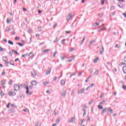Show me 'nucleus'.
<instances>
[{
  "instance_id": "obj_15",
  "label": "nucleus",
  "mask_w": 126,
  "mask_h": 126,
  "mask_svg": "<svg viewBox=\"0 0 126 126\" xmlns=\"http://www.w3.org/2000/svg\"><path fill=\"white\" fill-rule=\"evenodd\" d=\"M64 84H65V81H64V80H61V85L63 86V85H64Z\"/></svg>"
},
{
  "instance_id": "obj_7",
  "label": "nucleus",
  "mask_w": 126,
  "mask_h": 126,
  "mask_svg": "<svg viewBox=\"0 0 126 126\" xmlns=\"http://www.w3.org/2000/svg\"><path fill=\"white\" fill-rule=\"evenodd\" d=\"M26 89H27L26 94H27V95H31V94H32V92L29 93V88L28 87V86H27Z\"/></svg>"
},
{
  "instance_id": "obj_44",
  "label": "nucleus",
  "mask_w": 126,
  "mask_h": 126,
  "mask_svg": "<svg viewBox=\"0 0 126 126\" xmlns=\"http://www.w3.org/2000/svg\"><path fill=\"white\" fill-rule=\"evenodd\" d=\"M81 122H82L81 123H80L81 126H85L84 125H82V124H83V120H81Z\"/></svg>"
},
{
  "instance_id": "obj_28",
  "label": "nucleus",
  "mask_w": 126,
  "mask_h": 126,
  "mask_svg": "<svg viewBox=\"0 0 126 126\" xmlns=\"http://www.w3.org/2000/svg\"><path fill=\"white\" fill-rule=\"evenodd\" d=\"M57 54H58V52L55 51L53 53V58H55L56 57V55H57Z\"/></svg>"
},
{
  "instance_id": "obj_17",
  "label": "nucleus",
  "mask_w": 126,
  "mask_h": 126,
  "mask_svg": "<svg viewBox=\"0 0 126 126\" xmlns=\"http://www.w3.org/2000/svg\"><path fill=\"white\" fill-rule=\"evenodd\" d=\"M29 56L31 58H33V57H34V54H33L32 52H30V53L29 54Z\"/></svg>"
},
{
  "instance_id": "obj_62",
  "label": "nucleus",
  "mask_w": 126,
  "mask_h": 126,
  "mask_svg": "<svg viewBox=\"0 0 126 126\" xmlns=\"http://www.w3.org/2000/svg\"><path fill=\"white\" fill-rule=\"evenodd\" d=\"M38 13H39V14L42 13V11L38 10Z\"/></svg>"
},
{
  "instance_id": "obj_57",
  "label": "nucleus",
  "mask_w": 126,
  "mask_h": 126,
  "mask_svg": "<svg viewBox=\"0 0 126 126\" xmlns=\"http://www.w3.org/2000/svg\"><path fill=\"white\" fill-rule=\"evenodd\" d=\"M74 49L73 48H71L70 50H69V51L70 52H72V51H74Z\"/></svg>"
},
{
  "instance_id": "obj_25",
  "label": "nucleus",
  "mask_w": 126,
  "mask_h": 126,
  "mask_svg": "<svg viewBox=\"0 0 126 126\" xmlns=\"http://www.w3.org/2000/svg\"><path fill=\"white\" fill-rule=\"evenodd\" d=\"M95 42L94 40H92V41H91L90 42V45H92L93 44H94V43Z\"/></svg>"
},
{
  "instance_id": "obj_11",
  "label": "nucleus",
  "mask_w": 126,
  "mask_h": 126,
  "mask_svg": "<svg viewBox=\"0 0 126 126\" xmlns=\"http://www.w3.org/2000/svg\"><path fill=\"white\" fill-rule=\"evenodd\" d=\"M52 71V68L51 67H49L48 68V70L46 72V75H48L51 73V71Z\"/></svg>"
},
{
  "instance_id": "obj_47",
  "label": "nucleus",
  "mask_w": 126,
  "mask_h": 126,
  "mask_svg": "<svg viewBox=\"0 0 126 126\" xmlns=\"http://www.w3.org/2000/svg\"><path fill=\"white\" fill-rule=\"evenodd\" d=\"M59 41V39L58 40V37H56V40L53 41V43H56V42Z\"/></svg>"
},
{
  "instance_id": "obj_63",
  "label": "nucleus",
  "mask_w": 126,
  "mask_h": 126,
  "mask_svg": "<svg viewBox=\"0 0 126 126\" xmlns=\"http://www.w3.org/2000/svg\"><path fill=\"white\" fill-rule=\"evenodd\" d=\"M88 81H89V79H88V78H87L86 81H85V82H88Z\"/></svg>"
},
{
  "instance_id": "obj_23",
  "label": "nucleus",
  "mask_w": 126,
  "mask_h": 126,
  "mask_svg": "<svg viewBox=\"0 0 126 126\" xmlns=\"http://www.w3.org/2000/svg\"><path fill=\"white\" fill-rule=\"evenodd\" d=\"M118 6L122 8L124 7V5L123 4V3H120Z\"/></svg>"
},
{
  "instance_id": "obj_61",
  "label": "nucleus",
  "mask_w": 126,
  "mask_h": 126,
  "mask_svg": "<svg viewBox=\"0 0 126 126\" xmlns=\"http://www.w3.org/2000/svg\"><path fill=\"white\" fill-rule=\"evenodd\" d=\"M90 86L88 87L86 89V90H89V88H90Z\"/></svg>"
},
{
  "instance_id": "obj_31",
  "label": "nucleus",
  "mask_w": 126,
  "mask_h": 126,
  "mask_svg": "<svg viewBox=\"0 0 126 126\" xmlns=\"http://www.w3.org/2000/svg\"><path fill=\"white\" fill-rule=\"evenodd\" d=\"M17 45H19L20 47H22V46H23V45H24L22 43H18V42L17 43Z\"/></svg>"
},
{
  "instance_id": "obj_27",
  "label": "nucleus",
  "mask_w": 126,
  "mask_h": 126,
  "mask_svg": "<svg viewBox=\"0 0 126 126\" xmlns=\"http://www.w3.org/2000/svg\"><path fill=\"white\" fill-rule=\"evenodd\" d=\"M87 109V106H86V105L84 106V107H83V111H84V112L86 111Z\"/></svg>"
},
{
  "instance_id": "obj_8",
  "label": "nucleus",
  "mask_w": 126,
  "mask_h": 126,
  "mask_svg": "<svg viewBox=\"0 0 126 126\" xmlns=\"http://www.w3.org/2000/svg\"><path fill=\"white\" fill-rule=\"evenodd\" d=\"M107 110V114H108L109 115H111V114H113V113H114L112 109H111V108H109Z\"/></svg>"
},
{
  "instance_id": "obj_5",
  "label": "nucleus",
  "mask_w": 126,
  "mask_h": 126,
  "mask_svg": "<svg viewBox=\"0 0 126 126\" xmlns=\"http://www.w3.org/2000/svg\"><path fill=\"white\" fill-rule=\"evenodd\" d=\"M85 90L84 88L78 90V94H82V93H84Z\"/></svg>"
},
{
  "instance_id": "obj_48",
  "label": "nucleus",
  "mask_w": 126,
  "mask_h": 126,
  "mask_svg": "<svg viewBox=\"0 0 126 126\" xmlns=\"http://www.w3.org/2000/svg\"><path fill=\"white\" fill-rule=\"evenodd\" d=\"M71 96H73L74 95V92H73V91H72L71 93Z\"/></svg>"
},
{
  "instance_id": "obj_52",
  "label": "nucleus",
  "mask_w": 126,
  "mask_h": 126,
  "mask_svg": "<svg viewBox=\"0 0 126 126\" xmlns=\"http://www.w3.org/2000/svg\"><path fill=\"white\" fill-rule=\"evenodd\" d=\"M61 59L62 61H63V60H64V59H65V57H61Z\"/></svg>"
},
{
  "instance_id": "obj_30",
  "label": "nucleus",
  "mask_w": 126,
  "mask_h": 126,
  "mask_svg": "<svg viewBox=\"0 0 126 126\" xmlns=\"http://www.w3.org/2000/svg\"><path fill=\"white\" fill-rule=\"evenodd\" d=\"M0 51L1 52H4V51H5V49H3V48H2L1 47H0Z\"/></svg>"
},
{
  "instance_id": "obj_58",
  "label": "nucleus",
  "mask_w": 126,
  "mask_h": 126,
  "mask_svg": "<svg viewBox=\"0 0 126 126\" xmlns=\"http://www.w3.org/2000/svg\"><path fill=\"white\" fill-rule=\"evenodd\" d=\"M19 39H20V38L19 37H18V36L16 37L15 38V40H18Z\"/></svg>"
},
{
  "instance_id": "obj_42",
  "label": "nucleus",
  "mask_w": 126,
  "mask_h": 126,
  "mask_svg": "<svg viewBox=\"0 0 126 126\" xmlns=\"http://www.w3.org/2000/svg\"><path fill=\"white\" fill-rule=\"evenodd\" d=\"M105 2V0H102L101 1V4H104V3Z\"/></svg>"
},
{
  "instance_id": "obj_41",
  "label": "nucleus",
  "mask_w": 126,
  "mask_h": 126,
  "mask_svg": "<svg viewBox=\"0 0 126 126\" xmlns=\"http://www.w3.org/2000/svg\"><path fill=\"white\" fill-rule=\"evenodd\" d=\"M13 52H14V53L15 54H16L17 55H19V54L18 53V52H17L16 51L14 50H12Z\"/></svg>"
},
{
  "instance_id": "obj_59",
  "label": "nucleus",
  "mask_w": 126,
  "mask_h": 126,
  "mask_svg": "<svg viewBox=\"0 0 126 126\" xmlns=\"http://www.w3.org/2000/svg\"><path fill=\"white\" fill-rule=\"evenodd\" d=\"M124 62H125V63H126V56H125L124 57Z\"/></svg>"
},
{
  "instance_id": "obj_9",
  "label": "nucleus",
  "mask_w": 126,
  "mask_h": 126,
  "mask_svg": "<svg viewBox=\"0 0 126 126\" xmlns=\"http://www.w3.org/2000/svg\"><path fill=\"white\" fill-rule=\"evenodd\" d=\"M62 97H65V94H66V91L63 90L61 92Z\"/></svg>"
},
{
  "instance_id": "obj_32",
  "label": "nucleus",
  "mask_w": 126,
  "mask_h": 126,
  "mask_svg": "<svg viewBox=\"0 0 126 126\" xmlns=\"http://www.w3.org/2000/svg\"><path fill=\"white\" fill-rule=\"evenodd\" d=\"M98 109H100V110H102L103 109V106L101 105H98Z\"/></svg>"
},
{
  "instance_id": "obj_37",
  "label": "nucleus",
  "mask_w": 126,
  "mask_h": 126,
  "mask_svg": "<svg viewBox=\"0 0 126 126\" xmlns=\"http://www.w3.org/2000/svg\"><path fill=\"white\" fill-rule=\"evenodd\" d=\"M1 85H4V81L1 80Z\"/></svg>"
},
{
  "instance_id": "obj_35",
  "label": "nucleus",
  "mask_w": 126,
  "mask_h": 126,
  "mask_svg": "<svg viewBox=\"0 0 126 126\" xmlns=\"http://www.w3.org/2000/svg\"><path fill=\"white\" fill-rule=\"evenodd\" d=\"M38 31H39V32L42 31V27H38Z\"/></svg>"
},
{
  "instance_id": "obj_46",
  "label": "nucleus",
  "mask_w": 126,
  "mask_h": 126,
  "mask_svg": "<svg viewBox=\"0 0 126 126\" xmlns=\"http://www.w3.org/2000/svg\"><path fill=\"white\" fill-rule=\"evenodd\" d=\"M9 30H10V29H9V28L7 27L6 29V31H7V32H9Z\"/></svg>"
},
{
  "instance_id": "obj_10",
  "label": "nucleus",
  "mask_w": 126,
  "mask_h": 126,
  "mask_svg": "<svg viewBox=\"0 0 126 126\" xmlns=\"http://www.w3.org/2000/svg\"><path fill=\"white\" fill-rule=\"evenodd\" d=\"M32 85L33 86H36V85H37V82L35 80H32L31 82Z\"/></svg>"
},
{
  "instance_id": "obj_22",
  "label": "nucleus",
  "mask_w": 126,
  "mask_h": 126,
  "mask_svg": "<svg viewBox=\"0 0 126 126\" xmlns=\"http://www.w3.org/2000/svg\"><path fill=\"white\" fill-rule=\"evenodd\" d=\"M42 84L43 85H47V84H50V82H43Z\"/></svg>"
},
{
  "instance_id": "obj_13",
  "label": "nucleus",
  "mask_w": 126,
  "mask_h": 126,
  "mask_svg": "<svg viewBox=\"0 0 126 126\" xmlns=\"http://www.w3.org/2000/svg\"><path fill=\"white\" fill-rule=\"evenodd\" d=\"M74 120H75V117L71 118L70 120L68 121V123H73V121H74Z\"/></svg>"
},
{
  "instance_id": "obj_16",
  "label": "nucleus",
  "mask_w": 126,
  "mask_h": 126,
  "mask_svg": "<svg viewBox=\"0 0 126 126\" xmlns=\"http://www.w3.org/2000/svg\"><path fill=\"white\" fill-rule=\"evenodd\" d=\"M2 60H3V62H7L8 59H7V57H3Z\"/></svg>"
},
{
  "instance_id": "obj_43",
  "label": "nucleus",
  "mask_w": 126,
  "mask_h": 126,
  "mask_svg": "<svg viewBox=\"0 0 126 126\" xmlns=\"http://www.w3.org/2000/svg\"><path fill=\"white\" fill-rule=\"evenodd\" d=\"M83 117H85L86 116V111H85L83 114Z\"/></svg>"
},
{
  "instance_id": "obj_55",
  "label": "nucleus",
  "mask_w": 126,
  "mask_h": 126,
  "mask_svg": "<svg viewBox=\"0 0 126 126\" xmlns=\"http://www.w3.org/2000/svg\"><path fill=\"white\" fill-rule=\"evenodd\" d=\"M104 51H103V50H101L100 51V52H99V54H100V55H102V54H103V52Z\"/></svg>"
},
{
  "instance_id": "obj_34",
  "label": "nucleus",
  "mask_w": 126,
  "mask_h": 126,
  "mask_svg": "<svg viewBox=\"0 0 126 126\" xmlns=\"http://www.w3.org/2000/svg\"><path fill=\"white\" fill-rule=\"evenodd\" d=\"M61 121V119L60 118H58L57 120H56V123H57L58 124H59V123H60Z\"/></svg>"
},
{
  "instance_id": "obj_36",
  "label": "nucleus",
  "mask_w": 126,
  "mask_h": 126,
  "mask_svg": "<svg viewBox=\"0 0 126 126\" xmlns=\"http://www.w3.org/2000/svg\"><path fill=\"white\" fill-rule=\"evenodd\" d=\"M13 51L12 50V51H10L9 52V54L11 55V56H12V55H13Z\"/></svg>"
},
{
  "instance_id": "obj_29",
  "label": "nucleus",
  "mask_w": 126,
  "mask_h": 126,
  "mask_svg": "<svg viewBox=\"0 0 126 126\" xmlns=\"http://www.w3.org/2000/svg\"><path fill=\"white\" fill-rule=\"evenodd\" d=\"M11 21V20L10 19L7 18V23H10Z\"/></svg>"
},
{
  "instance_id": "obj_64",
  "label": "nucleus",
  "mask_w": 126,
  "mask_h": 126,
  "mask_svg": "<svg viewBox=\"0 0 126 126\" xmlns=\"http://www.w3.org/2000/svg\"><path fill=\"white\" fill-rule=\"evenodd\" d=\"M36 37H39V36H40V35L39 34V33H37L36 35H35Z\"/></svg>"
},
{
  "instance_id": "obj_21",
  "label": "nucleus",
  "mask_w": 126,
  "mask_h": 126,
  "mask_svg": "<svg viewBox=\"0 0 126 126\" xmlns=\"http://www.w3.org/2000/svg\"><path fill=\"white\" fill-rule=\"evenodd\" d=\"M50 51H51V49L43 50L42 53H47V52H50Z\"/></svg>"
},
{
  "instance_id": "obj_20",
  "label": "nucleus",
  "mask_w": 126,
  "mask_h": 126,
  "mask_svg": "<svg viewBox=\"0 0 126 126\" xmlns=\"http://www.w3.org/2000/svg\"><path fill=\"white\" fill-rule=\"evenodd\" d=\"M94 75H98V74H99V70H96V71L94 72Z\"/></svg>"
},
{
  "instance_id": "obj_56",
  "label": "nucleus",
  "mask_w": 126,
  "mask_h": 126,
  "mask_svg": "<svg viewBox=\"0 0 126 126\" xmlns=\"http://www.w3.org/2000/svg\"><path fill=\"white\" fill-rule=\"evenodd\" d=\"M0 95H1V96H4V94H3V93H2V92H1Z\"/></svg>"
},
{
  "instance_id": "obj_26",
  "label": "nucleus",
  "mask_w": 126,
  "mask_h": 126,
  "mask_svg": "<svg viewBox=\"0 0 126 126\" xmlns=\"http://www.w3.org/2000/svg\"><path fill=\"white\" fill-rule=\"evenodd\" d=\"M8 43L10 45H13V42L11 40H8Z\"/></svg>"
},
{
  "instance_id": "obj_38",
  "label": "nucleus",
  "mask_w": 126,
  "mask_h": 126,
  "mask_svg": "<svg viewBox=\"0 0 126 126\" xmlns=\"http://www.w3.org/2000/svg\"><path fill=\"white\" fill-rule=\"evenodd\" d=\"M104 97V94H102L101 95H100V96H99V98H100V99L101 98H103Z\"/></svg>"
},
{
  "instance_id": "obj_3",
  "label": "nucleus",
  "mask_w": 126,
  "mask_h": 126,
  "mask_svg": "<svg viewBox=\"0 0 126 126\" xmlns=\"http://www.w3.org/2000/svg\"><path fill=\"white\" fill-rule=\"evenodd\" d=\"M32 77L33 78L36 77V75H37V73H36V71L33 70L31 72Z\"/></svg>"
},
{
  "instance_id": "obj_45",
  "label": "nucleus",
  "mask_w": 126,
  "mask_h": 126,
  "mask_svg": "<svg viewBox=\"0 0 126 126\" xmlns=\"http://www.w3.org/2000/svg\"><path fill=\"white\" fill-rule=\"evenodd\" d=\"M115 48H120V46L119 45V44H117L115 45Z\"/></svg>"
},
{
  "instance_id": "obj_53",
  "label": "nucleus",
  "mask_w": 126,
  "mask_h": 126,
  "mask_svg": "<svg viewBox=\"0 0 126 126\" xmlns=\"http://www.w3.org/2000/svg\"><path fill=\"white\" fill-rule=\"evenodd\" d=\"M122 14H123V15H124V17H125V18H126V14L125 13H123Z\"/></svg>"
},
{
  "instance_id": "obj_12",
  "label": "nucleus",
  "mask_w": 126,
  "mask_h": 126,
  "mask_svg": "<svg viewBox=\"0 0 126 126\" xmlns=\"http://www.w3.org/2000/svg\"><path fill=\"white\" fill-rule=\"evenodd\" d=\"M107 111V108H104L103 109L102 111L100 113V115H101V116H103L104 115V113H105V112Z\"/></svg>"
},
{
  "instance_id": "obj_24",
  "label": "nucleus",
  "mask_w": 126,
  "mask_h": 126,
  "mask_svg": "<svg viewBox=\"0 0 126 126\" xmlns=\"http://www.w3.org/2000/svg\"><path fill=\"white\" fill-rule=\"evenodd\" d=\"M105 103H106V101L102 100V101H101L99 103V105H102V104H105Z\"/></svg>"
},
{
  "instance_id": "obj_49",
  "label": "nucleus",
  "mask_w": 126,
  "mask_h": 126,
  "mask_svg": "<svg viewBox=\"0 0 126 126\" xmlns=\"http://www.w3.org/2000/svg\"><path fill=\"white\" fill-rule=\"evenodd\" d=\"M11 106L12 107H13V108H15V104H11Z\"/></svg>"
},
{
  "instance_id": "obj_18",
  "label": "nucleus",
  "mask_w": 126,
  "mask_h": 126,
  "mask_svg": "<svg viewBox=\"0 0 126 126\" xmlns=\"http://www.w3.org/2000/svg\"><path fill=\"white\" fill-rule=\"evenodd\" d=\"M98 61H99V58H98V57L96 58L94 61V63H96L98 62Z\"/></svg>"
},
{
  "instance_id": "obj_54",
  "label": "nucleus",
  "mask_w": 126,
  "mask_h": 126,
  "mask_svg": "<svg viewBox=\"0 0 126 126\" xmlns=\"http://www.w3.org/2000/svg\"><path fill=\"white\" fill-rule=\"evenodd\" d=\"M39 126V123L38 122L35 123V124L34 125V126Z\"/></svg>"
},
{
  "instance_id": "obj_19",
  "label": "nucleus",
  "mask_w": 126,
  "mask_h": 126,
  "mask_svg": "<svg viewBox=\"0 0 126 126\" xmlns=\"http://www.w3.org/2000/svg\"><path fill=\"white\" fill-rule=\"evenodd\" d=\"M65 40H66V39H63L62 41H61V44H62V45H64V44H65Z\"/></svg>"
},
{
  "instance_id": "obj_14",
  "label": "nucleus",
  "mask_w": 126,
  "mask_h": 126,
  "mask_svg": "<svg viewBox=\"0 0 126 126\" xmlns=\"http://www.w3.org/2000/svg\"><path fill=\"white\" fill-rule=\"evenodd\" d=\"M70 59L68 61H67L68 62L70 63L71 62H72L73 60H74V56H72L70 57Z\"/></svg>"
},
{
  "instance_id": "obj_2",
  "label": "nucleus",
  "mask_w": 126,
  "mask_h": 126,
  "mask_svg": "<svg viewBox=\"0 0 126 126\" xmlns=\"http://www.w3.org/2000/svg\"><path fill=\"white\" fill-rule=\"evenodd\" d=\"M98 28H100V29L98 30V32H101V31L106 30V28L104 27V24H102V26L99 27Z\"/></svg>"
},
{
  "instance_id": "obj_1",
  "label": "nucleus",
  "mask_w": 126,
  "mask_h": 126,
  "mask_svg": "<svg viewBox=\"0 0 126 126\" xmlns=\"http://www.w3.org/2000/svg\"><path fill=\"white\" fill-rule=\"evenodd\" d=\"M8 95L9 96H15L16 93L14 92V90H11L10 92H8Z\"/></svg>"
},
{
  "instance_id": "obj_39",
  "label": "nucleus",
  "mask_w": 126,
  "mask_h": 126,
  "mask_svg": "<svg viewBox=\"0 0 126 126\" xmlns=\"http://www.w3.org/2000/svg\"><path fill=\"white\" fill-rule=\"evenodd\" d=\"M122 88H123V89H124L125 90H126V85H123V86H122Z\"/></svg>"
},
{
  "instance_id": "obj_50",
  "label": "nucleus",
  "mask_w": 126,
  "mask_h": 126,
  "mask_svg": "<svg viewBox=\"0 0 126 126\" xmlns=\"http://www.w3.org/2000/svg\"><path fill=\"white\" fill-rule=\"evenodd\" d=\"M85 40V37H84L82 41V42H81V44L82 45V44H83V42H84V40Z\"/></svg>"
},
{
  "instance_id": "obj_6",
  "label": "nucleus",
  "mask_w": 126,
  "mask_h": 126,
  "mask_svg": "<svg viewBox=\"0 0 126 126\" xmlns=\"http://www.w3.org/2000/svg\"><path fill=\"white\" fill-rule=\"evenodd\" d=\"M72 19V13H69L68 15L67 16L66 20L68 21V20H70V19Z\"/></svg>"
},
{
  "instance_id": "obj_40",
  "label": "nucleus",
  "mask_w": 126,
  "mask_h": 126,
  "mask_svg": "<svg viewBox=\"0 0 126 126\" xmlns=\"http://www.w3.org/2000/svg\"><path fill=\"white\" fill-rule=\"evenodd\" d=\"M8 84L11 85V84H12V80H10L8 82Z\"/></svg>"
},
{
  "instance_id": "obj_33",
  "label": "nucleus",
  "mask_w": 126,
  "mask_h": 126,
  "mask_svg": "<svg viewBox=\"0 0 126 126\" xmlns=\"http://www.w3.org/2000/svg\"><path fill=\"white\" fill-rule=\"evenodd\" d=\"M99 25V24H98V23H94V27H97V26H98Z\"/></svg>"
},
{
  "instance_id": "obj_60",
  "label": "nucleus",
  "mask_w": 126,
  "mask_h": 126,
  "mask_svg": "<svg viewBox=\"0 0 126 126\" xmlns=\"http://www.w3.org/2000/svg\"><path fill=\"white\" fill-rule=\"evenodd\" d=\"M5 74V72H4V71H3L2 72L1 75L3 76V75H4Z\"/></svg>"
},
{
  "instance_id": "obj_51",
  "label": "nucleus",
  "mask_w": 126,
  "mask_h": 126,
  "mask_svg": "<svg viewBox=\"0 0 126 126\" xmlns=\"http://www.w3.org/2000/svg\"><path fill=\"white\" fill-rule=\"evenodd\" d=\"M23 111H24V112H27V111H28V109H27V108L24 109H23Z\"/></svg>"
},
{
  "instance_id": "obj_4",
  "label": "nucleus",
  "mask_w": 126,
  "mask_h": 126,
  "mask_svg": "<svg viewBox=\"0 0 126 126\" xmlns=\"http://www.w3.org/2000/svg\"><path fill=\"white\" fill-rule=\"evenodd\" d=\"M14 89H15V91L16 92L19 91L20 89V86H19V85H15Z\"/></svg>"
}]
</instances>
